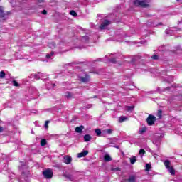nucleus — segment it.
I'll return each mask as SVG.
<instances>
[{
	"instance_id": "nucleus-1",
	"label": "nucleus",
	"mask_w": 182,
	"mask_h": 182,
	"mask_svg": "<svg viewBox=\"0 0 182 182\" xmlns=\"http://www.w3.org/2000/svg\"><path fill=\"white\" fill-rule=\"evenodd\" d=\"M133 4L135 6H139L140 8H149L150 4H147L146 0H134Z\"/></svg>"
},
{
	"instance_id": "nucleus-2",
	"label": "nucleus",
	"mask_w": 182,
	"mask_h": 182,
	"mask_svg": "<svg viewBox=\"0 0 182 182\" xmlns=\"http://www.w3.org/2000/svg\"><path fill=\"white\" fill-rule=\"evenodd\" d=\"M164 164L166 168H167L168 171H169V173H171L172 176H174L176 174V171L174 170V168H173V166H170V164H171V163L169 160H166L164 162Z\"/></svg>"
},
{
	"instance_id": "nucleus-3",
	"label": "nucleus",
	"mask_w": 182,
	"mask_h": 182,
	"mask_svg": "<svg viewBox=\"0 0 182 182\" xmlns=\"http://www.w3.org/2000/svg\"><path fill=\"white\" fill-rule=\"evenodd\" d=\"M43 176L45 178L50 179L53 177V172L50 169H47L43 171Z\"/></svg>"
},
{
	"instance_id": "nucleus-4",
	"label": "nucleus",
	"mask_w": 182,
	"mask_h": 182,
	"mask_svg": "<svg viewBox=\"0 0 182 182\" xmlns=\"http://www.w3.org/2000/svg\"><path fill=\"white\" fill-rule=\"evenodd\" d=\"M146 122L149 126H153L154 124V122H156V117L154 115H149L146 119Z\"/></svg>"
},
{
	"instance_id": "nucleus-5",
	"label": "nucleus",
	"mask_w": 182,
	"mask_h": 182,
	"mask_svg": "<svg viewBox=\"0 0 182 182\" xmlns=\"http://www.w3.org/2000/svg\"><path fill=\"white\" fill-rule=\"evenodd\" d=\"M80 82L82 83H88L90 81V76L89 75L85 74V77H79Z\"/></svg>"
},
{
	"instance_id": "nucleus-6",
	"label": "nucleus",
	"mask_w": 182,
	"mask_h": 182,
	"mask_svg": "<svg viewBox=\"0 0 182 182\" xmlns=\"http://www.w3.org/2000/svg\"><path fill=\"white\" fill-rule=\"evenodd\" d=\"M6 19V14L4 11V9L0 6V21H5Z\"/></svg>"
},
{
	"instance_id": "nucleus-7",
	"label": "nucleus",
	"mask_w": 182,
	"mask_h": 182,
	"mask_svg": "<svg viewBox=\"0 0 182 182\" xmlns=\"http://www.w3.org/2000/svg\"><path fill=\"white\" fill-rule=\"evenodd\" d=\"M108 25H110V21L109 20H105L102 23L100 26V29H106V26H108Z\"/></svg>"
},
{
	"instance_id": "nucleus-8",
	"label": "nucleus",
	"mask_w": 182,
	"mask_h": 182,
	"mask_svg": "<svg viewBox=\"0 0 182 182\" xmlns=\"http://www.w3.org/2000/svg\"><path fill=\"white\" fill-rule=\"evenodd\" d=\"M87 154H89V151H82V152H81V153H79V154H77V157H78L79 159H80V158H82V157H85V156H87Z\"/></svg>"
},
{
	"instance_id": "nucleus-9",
	"label": "nucleus",
	"mask_w": 182,
	"mask_h": 182,
	"mask_svg": "<svg viewBox=\"0 0 182 182\" xmlns=\"http://www.w3.org/2000/svg\"><path fill=\"white\" fill-rule=\"evenodd\" d=\"M63 161L65 164H70L72 163V158L70 156H65Z\"/></svg>"
},
{
	"instance_id": "nucleus-10",
	"label": "nucleus",
	"mask_w": 182,
	"mask_h": 182,
	"mask_svg": "<svg viewBox=\"0 0 182 182\" xmlns=\"http://www.w3.org/2000/svg\"><path fill=\"white\" fill-rule=\"evenodd\" d=\"M84 129H85V127L83 125H81L75 128V132L76 133H82Z\"/></svg>"
},
{
	"instance_id": "nucleus-11",
	"label": "nucleus",
	"mask_w": 182,
	"mask_h": 182,
	"mask_svg": "<svg viewBox=\"0 0 182 182\" xmlns=\"http://www.w3.org/2000/svg\"><path fill=\"white\" fill-rule=\"evenodd\" d=\"M41 75H42L41 73H38V74H31L30 77H34V79L38 80V79H41Z\"/></svg>"
},
{
	"instance_id": "nucleus-12",
	"label": "nucleus",
	"mask_w": 182,
	"mask_h": 182,
	"mask_svg": "<svg viewBox=\"0 0 182 182\" xmlns=\"http://www.w3.org/2000/svg\"><path fill=\"white\" fill-rule=\"evenodd\" d=\"M108 62H109V63H113L114 65H116V63H117V58H110L108 59Z\"/></svg>"
},
{
	"instance_id": "nucleus-13",
	"label": "nucleus",
	"mask_w": 182,
	"mask_h": 182,
	"mask_svg": "<svg viewBox=\"0 0 182 182\" xmlns=\"http://www.w3.org/2000/svg\"><path fill=\"white\" fill-rule=\"evenodd\" d=\"M64 177H65V178H68V180H70V181H73V180H75L73 176L70 174H65L64 175Z\"/></svg>"
},
{
	"instance_id": "nucleus-14",
	"label": "nucleus",
	"mask_w": 182,
	"mask_h": 182,
	"mask_svg": "<svg viewBox=\"0 0 182 182\" xmlns=\"http://www.w3.org/2000/svg\"><path fill=\"white\" fill-rule=\"evenodd\" d=\"M104 160H105V161H112V156H110V155H109V154H106L104 156Z\"/></svg>"
},
{
	"instance_id": "nucleus-15",
	"label": "nucleus",
	"mask_w": 182,
	"mask_h": 182,
	"mask_svg": "<svg viewBox=\"0 0 182 182\" xmlns=\"http://www.w3.org/2000/svg\"><path fill=\"white\" fill-rule=\"evenodd\" d=\"M91 139H92V136L90 135L86 134L84 136L85 141H90Z\"/></svg>"
},
{
	"instance_id": "nucleus-16",
	"label": "nucleus",
	"mask_w": 182,
	"mask_h": 182,
	"mask_svg": "<svg viewBox=\"0 0 182 182\" xmlns=\"http://www.w3.org/2000/svg\"><path fill=\"white\" fill-rule=\"evenodd\" d=\"M131 164H134L137 161V158L136 156H132L129 159Z\"/></svg>"
},
{
	"instance_id": "nucleus-17",
	"label": "nucleus",
	"mask_w": 182,
	"mask_h": 182,
	"mask_svg": "<svg viewBox=\"0 0 182 182\" xmlns=\"http://www.w3.org/2000/svg\"><path fill=\"white\" fill-rule=\"evenodd\" d=\"M65 96L67 97V99H72L73 97V94L71 92H67Z\"/></svg>"
},
{
	"instance_id": "nucleus-18",
	"label": "nucleus",
	"mask_w": 182,
	"mask_h": 182,
	"mask_svg": "<svg viewBox=\"0 0 182 182\" xmlns=\"http://www.w3.org/2000/svg\"><path fill=\"white\" fill-rule=\"evenodd\" d=\"M128 182H136V176H129V178L128 179Z\"/></svg>"
},
{
	"instance_id": "nucleus-19",
	"label": "nucleus",
	"mask_w": 182,
	"mask_h": 182,
	"mask_svg": "<svg viewBox=\"0 0 182 182\" xmlns=\"http://www.w3.org/2000/svg\"><path fill=\"white\" fill-rule=\"evenodd\" d=\"M81 41L82 42H87L89 41V36H82V38H81Z\"/></svg>"
},
{
	"instance_id": "nucleus-20",
	"label": "nucleus",
	"mask_w": 182,
	"mask_h": 182,
	"mask_svg": "<svg viewBox=\"0 0 182 182\" xmlns=\"http://www.w3.org/2000/svg\"><path fill=\"white\" fill-rule=\"evenodd\" d=\"M166 35H173V30L171 29H166L165 31Z\"/></svg>"
},
{
	"instance_id": "nucleus-21",
	"label": "nucleus",
	"mask_w": 182,
	"mask_h": 182,
	"mask_svg": "<svg viewBox=\"0 0 182 182\" xmlns=\"http://www.w3.org/2000/svg\"><path fill=\"white\" fill-rule=\"evenodd\" d=\"M150 168H151V164H146V171H150Z\"/></svg>"
},
{
	"instance_id": "nucleus-22",
	"label": "nucleus",
	"mask_w": 182,
	"mask_h": 182,
	"mask_svg": "<svg viewBox=\"0 0 182 182\" xmlns=\"http://www.w3.org/2000/svg\"><path fill=\"white\" fill-rule=\"evenodd\" d=\"M70 15H72V16H77V13H76L75 11L73 10L70 11Z\"/></svg>"
},
{
	"instance_id": "nucleus-23",
	"label": "nucleus",
	"mask_w": 182,
	"mask_h": 182,
	"mask_svg": "<svg viewBox=\"0 0 182 182\" xmlns=\"http://www.w3.org/2000/svg\"><path fill=\"white\" fill-rule=\"evenodd\" d=\"M53 55H55V53L53 51H52L50 54H47L46 55L47 59H50V58H52V56H53Z\"/></svg>"
},
{
	"instance_id": "nucleus-24",
	"label": "nucleus",
	"mask_w": 182,
	"mask_h": 182,
	"mask_svg": "<svg viewBox=\"0 0 182 182\" xmlns=\"http://www.w3.org/2000/svg\"><path fill=\"white\" fill-rule=\"evenodd\" d=\"M134 109V107H133V106H127V110L128 111V112H133V109Z\"/></svg>"
},
{
	"instance_id": "nucleus-25",
	"label": "nucleus",
	"mask_w": 182,
	"mask_h": 182,
	"mask_svg": "<svg viewBox=\"0 0 182 182\" xmlns=\"http://www.w3.org/2000/svg\"><path fill=\"white\" fill-rule=\"evenodd\" d=\"M126 120H127V118H126V117H119V123H122V122H124V121H126Z\"/></svg>"
},
{
	"instance_id": "nucleus-26",
	"label": "nucleus",
	"mask_w": 182,
	"mask_h": 182,
	"mask_svg": "<svg viewBox=\"0 0 182 182\" xmlns=\"http://www.w3.org/2000/svg\"><path fill=\"white\" fill-rule=\"evenodd\" d=\"M139 154L140 156H141V157H143V155H144V154H146V151H144V149H140V150H139Z\"/></svg>"
},
{
	"instance_id": "nucleus-27",
	"label": "nucleus",
	"mask_w": 182,
	"mask_h": 182,
	"mask_svg": "<svg viewBox=\"0 0 182 182\" xmlns=\"http://www.w3.org/2000/svg\"><path fill=\"white\" fill-rule=\"evenodd\" d=\"M5 77V71L0 72V79H4Z\"/></svg>"
},
{
	"instance_id": "nucleus-28",
	"label": "nucleus",
	"mask_w": 182,
	"mask_h": 182,
	"mask_svg": "<svg viewBox=\"0 0 182 182\" xmlns=\"http://www.w3.org/2000/svg\"><path fill=\"white\" fill-rule=\"evenodd\" d=\"M95 133L97 136H100V134H102V131L100 130V129H95Z\"/></svg>"
},
{
	"instance_id": "nucleus-29",
	"label": "nucleus",
	"mask_w": 182,
	"mask_h": 182,
	"mask_svg": "<svg viewBox=\"0 0 182 182\" xmlns=\"http://www.w3.org/2000/svg\"><path fill=\"white\" fill-rule=\"evenodd\" d=\"M41 145L43 147L44 146H46V139H43L41 141Z\"/></svg>"
},
{
	"instance_id": "nucleus-30",
	"label": "nucleus",
	"mask_w": 182,
	"mask_h": 182,
	"mask_svg": "<svg viewBox=\"0 0 182 182\" xmlns=\"http://www.w3.org/2000/svg\"><path fill=\"white\" fill-rule=\"evenodd\" d=\"M161 113H163V112L161 111V109H159L157 114V116L159 119H161Z\"/></svg>"
},
{
	"instance_id": "nucleus-31",
	"label": "nucleus",
	"mask_w": 182,
	"mask_h": 182,
	"mask_svg": "<svg viewBox=\"0 0 182 182\" xmlns=\"http://www.w3.org/2000/svg\"><path fill=\"white\" fill-rule=\"evenodd\" d=\"M139 43H141V45H146L147 41L146 40H141L139 42Z\"/></svg>"
},
{
	"instance_id": "nucleus-32",
	"label": "nucleus",
	"mask_w": 182,
	"mask_h": 182,
	"mask_svg": "<svg viewBox=\"0 0 182 182\" xmlns=\"http://www.w3.org/2000/svg\"><path fill=\"white\" fill-rule=\"evenodd\" d=\"M106 133H107L108 134H112V133H113V129H109L105 130Z\"/></svg>"
},
{
	"instance_id": "nucleus-33",
	"label": "nucleus",
	"mask_w": 182,
	"mask_h": 182,
	"mask_svg": "<svg viewBox=\"0 0 182 182\" xmlns=\"http://www.w3.org/2000/svg\"><path fill=\"white\" fill-rule=\"evenodd\" d=\"M12 83H13V86H16V87L19 86V84L18 83V82L15 80H13Z\"/></svg>"
},
{
	"instance_id": "nucleus-34",
	"label": "nucleus",
	"mask_w": 182,
	"mask_h": 182,
	"mask_svg": "<svg viewBox=\"0 0 182 182\" xmlns=\"http://www.w3.org/2000/svg\"><path fill=\"white\" fill-rule=\"evenodd\" d=\"M151 58L154 59V60H159V55H154L151 56Z\"/></svg>"
},
{
	"instance_id": "nucleus-35",
	"label": "nucleus",
	"mask_w": 182,
	"mask_h": 182,
	"mask_svg": "<svg viewBox=\"0 0 182 182\" xmlns=\"http://www.w3.org/2000/svg\"><path fill=\"white\" fill-rule=\"evenodd\" d=\"M49 122H50L49 120L46 121V124H45L46 129H48V127H49L48 125V124H49Z\"/></svg>"
},
{
	"instance_id": "nucleus-36",
	"label": "nucleus",
	"mask_w": 182,
	"mask_h": 182,
	"mask_svg": "<svg viewBox=\"0 0 182 182\" xmlns=\"http://www.w3.org/2000/svg\"><path fill=\"white\" fill-rule=\"evenodd\" d=\"M85 107V109H90V107H92V104H88Z\"/></svg>"
},
{
	"instance_id": "nucleus-37",
	"label": "nucleus",
	"mask_w": 182,
	"mask_h": 182,
	"mask_svg": "<svg viewBox=\"0 0 182 182\" xmlns=\"http://www.w3.org/2000/svg\"><path fill=\"white\" fill-rule=\"evenodd\" d=\"M146 128H143L141 131L140 133H144V132H146Z\"/></svg>"
},
{
	"instance_id": "nucleus-38",
	"label": "nucleus",
	"mask_w": 182,
	"mask_h": 182,
	"mask_svg": "<svg viewBox=\"0 0 182 182\" xmlns=\"http://www.w3.org/2000/svg\"><path fill=\"white\" fill-rule=\"evenodd\" d=\"M42 14H43V15H46V14H48V11H46V10H43L42 11Z\"/></svg>"
},
{
	"instance_id": "nucleus-39",
	"label": "nucleus",
	"mask_w": 182,
	"mask_h": 182,
	"mask_svg": "<svg viewBox=\"0 0 182 182\" xmlns=\"http://www.w3.org/2000/svg\"><path fill=\"white\" fill-rule=\"evenodd\" d=\"M4 132V127L0 126V133H2Z\"/></svg>"
},
{
	"instance_id": "nucleus-40",
	"label": "nucleus",
	"mask_w": 182,
	"mask_h": 182,
	"mask_svg": "<svg viewBox=\"0 0 182 182\" xmlns=\"http://www.w3.org/2000/svg\"><path fill=\"white\" fill-rule=\"evenodd\" d=\"M40 4L43 2V0H37Z\"/></svg>"
},
{
	"instance_id": "nucleus-41",
	"label": "nucleus",
	"mask_w": 182,
	"mask_h": 182,
	"mask_svg": "<svg viewBox=\"0 0 182 182\" xmlns=\"http://www.w3.org/2000/svg\"><path fill=\"white\" fill-rule=\"evenodd\" d=\"M53 46H55V43H53Z\"/></svg>"
},
{
	"instance_id": "nucleus-42",
	"label": "nucleus",
	"mask_w": 182,
	"mask_h": 182,
	"mask_svg": "<svg viewBox=\"0 0 182 182\" xmlns=\"http://www.w3.org/2000/svg\"><path fill=\"white\" fill-rule=\"evenodd\" d=\"M116 148H117V149H119V146H116Z\"/></svg>"
},
{
	"instance_id": "nucleus-43",
	"label": "nucleus",
	"mask_w": 182,
	"mask_h": 182,
	"mask_svg": "<svg viewBox=\"0 0 182 182\" xmlns=\"http://www.w3.org/2000/svg\"><path fill=\"white\" fill-rule=\"evenodd\" d=\"M158 140H159V141H160V139H159Z\"/></svg>"
},
{
	"instance_id": "nucleus-44",
	"label": "nucleus",
	"mask_w": 182,
	"mask_h": 182,
	"mask_svg": "<svg viewBox=\"0 0 182 182\" xmlns=\"http://www.w3.org/2000/svg\"><path fill=\"white\" fill-rule=\"evenodd\" d=\"M154 141H156V139H154Z\"/></svg>"
}]
</instances>
